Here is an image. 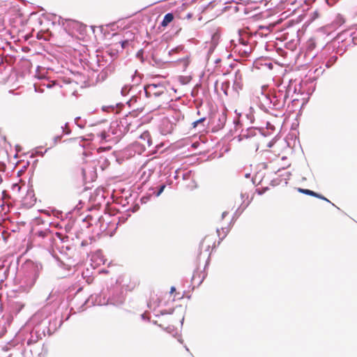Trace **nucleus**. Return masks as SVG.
<instances>
[{
	"label": "nucleus",
	"mask_w": 357,
	"mask_h": 357,
	"mask_svg": "<svg viewBox=\"0 0 357 357\" xmlns=\"http://www.w3.org/2000/svg\"><path fill=\"white\" fill-rule=\"evenodd\" d=\"M42 269V265L32 261H27L22 266L21 271L22 276L20 282V288L24 292H29L34 286L40 272Z\"/></svg>",
	"instance_id": "f257e3e1"
},
{
	"label": "nucleus",
	"mask_w": 357,
	"mask_h": 357,
	"mask_svg": "<svg viewBox=\"0 0 357 357\" xmlns=\"http://www.w3.org/2000/svg\"><path fill=\"white\" fill-rule=\"evenodd\" d=\"M239 44L235 45L234 49L243 57H248L254 49L256 40L254 35L246 31H239Z\"/></svg>",
	"instance_id": "f03ea898"
},
{
	"label": "nucleus",
	"mask_w": 357,
	"mask_h": 357,
	"mask_svg": "<svg viewBox=\"0 0 357 357\" xmlns=\"http://www.w3.org/2000/svg\"><path fill=\"white\" fill-rule=\"evenodd\" d=\"M268 95L271 100L272 110L282 109L289 98V92L285 89V87L278 90H273L272 92L268 93Z\"/></svg>",
	"instance_id": "7ed1b4c3"
},
{
	"label": "nucleus",
	"mask_w": 357,
	"mask_h": 357,
	"mask_svg": "<svg viewBox=\"0 0 357 357\" xmlns=\"http://www.w3.org/2000/svg\"><path fill=\"white\" fill-rule=\"evenodd\" d=\"M143 91L147 98L152 95L159 97L165 92V87L162 84H151L144 86Z\"/></svg>",
	"instance_id": "20e7f679"
},
{
	"label": "nucleus",
	"mask_w": 357,
	"mask_h": 357,
	"mask_svg": "<svg viewBox=\"0 0 357 357\" xmlns=\"http://www.w3.org/2000/svg\"><path fill=\"white\" fill-rule=\"evenodd\" d=\"M259 106L261 110L266 113H270L272 110L271 100L270 99L268 93H261V96L259 97Z\"/></svg>",
	"instance_id": "39448f33"
},
{
	"label": "nucleus",
	"mask_w": 357,
	"mask_h": 357,
	"mask_svg": "<svg viewBox=\"0 0 357 357\" xmlns=\"http://www.w3.org/2000/svg\"><path fill=\"white\" fill-rule=\"evenodd\" d=\"M257 134L260 135V130L255 127H250L245 130H242L241 134L238 135L239 141H241L243 139L255 137Z\"/></svg>",
	"instance_id": "423d86ee"
},
{
	"label": "nucleus",
	"mask_w": 357,
	"mask_h": 357,
	"mask_svg": "<svg viewBox=\"0 0 357 357\" xmlns=\"http://www.w3.org/2000/svg\"><path fill=\"white\" fill-rule=\"evenodd\" d=\"M173 20L174 15L171 13H168L164 16L160 24L162 26H167Z\"/></svg>",
	"instance_id": "0eeeda50"
},
{
	"label": "nucleus",
	"mask_w": 357,
	"mask_h": 357,
	"mask_svg": "<svg viewBox=\"0 0 357 357\" xmlns=\"http://www.w3.org/2000/svg\"><path fill=\"white\" fill-rule=\"evenodd\" d=\"M241 74L239 70H237L234 74V86L237 89L241 88Z\"/></svg>",
	"instance_id": "6e6552de"
},
{
	"label": "nucleus",
	"mask_w": 357,
	"mask_h": 357,
	"mask_svg": "<svg viewBox=\"0 0 357 357\" xmlns=\"http://www.w3.org/2000/svg\"><path fill=\"white\" fill-rule=\"evenodd\" d=\"M248 205H249V203H248L245 206H243V204H241L235 211L231 221L234 220L235 217H236V218L238 217L243 212V211L248 207Z\"/></svg>",
	"instance_id": "1a4fd4ad"
},
{
	"label": "nucleus",
	"mask_w": 357,
	"mask_h": 357,
	"mask_svg": "<svg viewBox=\"0 0 357 357\" xmlns=\"http://www.w3.org/2000/svg\"><path fill=\"white\" fill-rule=\"evenodd\" d=\"M337 59L338 57L335 54L331 56L325 64L326 67L328 68L331 67L337 61Z\"/></svg>",
	"instance_id": "9d476101"
},
{
	"label": "nucleus",
	"mask_w": 357,
	"mask_h": 357,
	"mask_svg": "<svg viewBox=\"0 0 357 357\" xmlns=\"http://www.w3.org/2000/svg\"><path fill=\"white\" fill-rule=\"evenodd\" d=\"M205 121H206V118H205V117H202V118H201V119H198V120H197V121H194V122L192 123V126H193L194 128H196V127H197V126H201V127H202V128H201V130H204V128H205V126L203 124V123H204Z\"/></svg>",
	"instance_id": "9b49d317"
},
{
	"label": "nucleus",
	"mask_w": 357,
	"mask_h": 357,
	"mask_svg": "<svg viewBox=\"0 0 357 357\" xmlns=\"http://www.w3.org/2000/svg\"><path fill=\"white\" fill-rule=\"evenodd\" d=\"M298 190L299 192H301L303 194L310 195L312 197H314L317 196L316 195L317 193V192H314L311 190H308V189L298 188Z\"/></svg>",
	"instance_id": "f8f14e48"
},
{
	"label": "nucleus",
	"mask_w": 357,
	"mask_h": 357,
	"mask_svg": "<svg viewBox=\"0 0 357 357\" xmlns=\"http://www.w3.org/2000/svg\"><path fill=\"white\" fill-rule=\"evenodd\" d=\"M162 328L166 331L168 333H170V334H172V335L175 336L176 335L178 334V331L176 329L174 328V327L173 326H169L166 328Z\"/></svg>",
	"instance_id": "ddd939ff"
},
{
	"label": "nucleus",
	"mask_w": 357,
	"mask_h": 357,
	"mask_svg": "<svg viewBox=\"0 0 357 357\" xmlns=\"http://www.w3.org/2000/svg\"><path fill=\"white\" fill-rule=\"evenodd\" d=\"M221 229L223 232V236L222 237H220V241L223 240L225 238V236L229 233L230 229H229V227H222ZM217 233H218V236H220L219 229H217Z\"/></svg>",
	"instance_id": "4468645a"
},
{
	"label": "nucleus",
	"mask_w": 357,
	"mask_h": 357,
	"mask_svg": "<svg viewBox=\"0 0 357 357\" xmlns=\"http://www.w3.org/2000/svg\"><path fill=\"white\" fill-rule=\"evenodd\" d=\"M133 90V86H129L128 85H125L121 90V93L122 96H126L130 91Z\"/></svg>",
	"instance_id": "2eb2a0df"
},
{
	"label": "nucleus",
	"mask_w": 357,
	"mask_h": 357,
	"mask_svg": "<svg viewBox=\"0 0 357 357\" xmlns=\"http://www.w3.org/2000/svg\"><path fill=\"white\" fill-rule=\"evenodd\" d=\"M37 335H33V333L31 334V337L26 341V345L31 346L32 344L36 343L37 342Z\"/></svg>",
	"instance_id": "dca6fc26"
},
{
	"label": "nucleus",
	"mask_w": 357,
	"mask_h": 357,
	"mask_svg": "<svg viewBox=\"0 0 357 357\" xmlns=\"http://www.w3.org/2000/svg\"><path fill=\"white\" fill-rule=\"evenodd\" d=\"M317 196L315 197L324 200L330 204H331L333 206H335L337 209H340L338 207H337L334 204H333L330 200H328L326 197H324L322 195L317 193Z\"/></svg>",
	"instance_id": "f3484780"
},
{
	"label": "nucleus",
	"mask_w": 357,
	"mask_h": 357,
	"mask_svg": "<svg viewBox=\"0 0 357 357\" xmlns=\"http://www.w3.org/2000/svg\"><path fill=\"white\" fill-rule=\"evenodd\" d=\"M166 188V185L165 184H162L159 186L158 190L155 193V197H159L162 192L164 191L165 188Z\"/></svg>",
	"instance_id": "a211bd4d"
},
{
	"label": "nucleus",
	"mask_w": 357,
	"mask_h": 357,
	"mask_svg": "<svg viewBox=\"0 0 357 357\" xmlns=\"http://www.w3.org/2000/svg\"><path fill=\"white\" fill-rule=\"evenodd\" d=\"M56 236L60 239L61 242H66L68 241V237L67 236L63 235L61 233L56 232Z\"/></svg>",
	"instance_id": "6ab92c4d"
},
{
	"label": "nucleus",
	"mask_w": 357,
	"mask_h": 357,
	"mask_svg": "<svg viewBox=\"0 0 357 357\" xmlns=\"http://www.w3.org/2000/svg\"><path fill=\"white\" fill-rule=\"evenodd\" d=\"M140 81H141V77H140V76L137 75V71H135V75L134 76H132V82H134V85L138 84V83Z\"/></svg>",
	"instance_id": "aec40b11"
},
{
	"label": "nucleus",
	"mask_w": 357,
	"mask_h": 357,
	"mask_svg": "<svg viewBox=\"0 0 357 357\" xmlns=\"http://www.w3.org/2000/svg\"><path fill=\"white\" fill-rule=\"evenodd\" d=\"M68 123H66L64 127H61L63 132L66 135H69L70 133V130L68 128Z\"/></svg>",
	"instance_id": "412c9836"
},
{
	"label": "nucleus",
	"mask_w": 357,
	"mask_h": 357,
	"mask_svg": "<svg viewBox=\"0 0 357 357\" xmlns=\"http://www.w3.org/2000/svg\"><path fill=\"white\" fill-rule=\"evenodd\" d=\"M56 84L55 82H49L47 84L43 83V85L46 86L47 88L51 89Z\"/></svg>",
	"instance_id": "4be33fe9"
},
{
	"label": "nucleus",
	"mask_w": 357,
	"mask_h": 357,
	"mask_svg": "<svg viewBox=\"0 0 357 357\" xmlns=\"http://www.w3.org/2000/svg\"><path fill=\"white\" fill-rule=\"evenodd\" d=\"M61 139V135H57L54 137V145L56 144L58 142H59Z\"/></svg>",
	"instance_id": "5701e85b"
},
{
	"label": "nucleus",
	"mask_w": 357,
	"mask_h": 357,
	"mask_svg": "<svg viewBox=\"0 0 357 357\" xmlns=\"http://www.w3.org/2000/svg\"><path fill=\"white\" fill-rule=\"evenodd\" d=\"M173 312V310H171L169 312H168L167 310H162L160 311V315H164V314H172Z\"/></svg>",
	"instance_id": "b1692460"
},
{
	"label": "nucleus",
	"mask_w": 357,
	"mask_h": 357,
	"mask_svg": "<svg viewBox=\"0 0 357 357\" xmlns=\"http://www.w3.org/2000/svg\"><path fill=\"white\" fill-rule=\"evenodd\" d=\"M83 202L82 201L79 202V204L75 207V210L79 211L80 208H82V205Z\"/></svg>",
	"instance_id": "393cba45"
},
{
	"label": "nucleus",
	"mask_w": 357,
	"mask_h": 357,
	"mask_svg": "<svg viewBox=\"0 0 357 357\" xmlns=\"http://www.w3.org/2000/svg\"><path fill=\"white\" fill-rule=\"evenodd\" d=\"M47 151V149H46L44 152H41V151H36V153L37 155H39L40 156H43L44 154Z\"/></svg>",
	"instance_id": "a878e982"
},
{
	"label": "nucleus",
	"mask_w": 357,
	"mask_h": 357,
	"mask_svg": "<svg viewBox=\"0 0 357 357\" xmlns=\"http://www.w3.org/2000/svg\"><path fill=\"white\" fill-rule=\"evenodd\" d=\"M34 89H35V91H36V92H40V93H43V90L38 89L37 87L36 84H34Z\"/></svg>",
	"instance_id": "bb28decb"
},
{
	"label": "nucleus",
	"mask_w": 357,
	"mask_h": 357,
	"mask_svg": "<svg viewBox=\"0 0 357 357\" xmlns=\"http://www.w3.org/2000/svg\"><path fill=\"white\" fill-rule=\"evenodd\" d=\"M38 236H41V237H45V232L43 231H38Z\"/></svg>",
	"instance_id": "cd10ccee"
},
{
	"label": "nucleus",
	"mask_w": 357,
	"mask_h": 357,
	"mask_svg": "<svg viewBox=\"0 0 357 357\" xmlns=\"http://www.w3.org/2000/svg\"><path fill=\"white\" fill-rule=\"evenodd\" d=\"M141 317L143 320H149V318L146 316L145 313L142 314Z\"/></svg>",
	"instance_id": "c85d7f7f"
},
{
	"label": "nucleus",
	"mask_w": 357,
	"mask_h": 357,
	"mask_svg": "<svg viewBox=\"0 0 357 357\" xmlns=\"http://www.w3.org/2000/svg\"><path fill=\"white\" fill-rule=\"evenodd\" d=\"M266 190H267V188H265L263 190H257V192H258L259 195H262Z\"/></svg>",
	"instance_id": "c756f323"
},
{
	"label": "nucleus",
	"mask_w": 357,
	"mask_h": 357,
	"mask_svg": "<svg viewBox=\"0 0 357 357\" xmlns=\"http://www.w3.org/2000/svg\"><path fill=\"white\" fill-rule=\"evenodd\" d=\"M227 214H228L227 211L223 212L222 214V219H224Z\"/></svg>",
	"instance_id": "7c9ffc66"
},
{
	"label": "nucleus",
	"mask_w": 357,
	"mask_h": 357,
	"mask_svg": "<svg viewBox=\"0 0 357 357\" xmlns=\"http://www.w3.org/2000/svg\"><path fill=\"white\" fill-rule=\"evenodd\" d=\"M245 197V194L241 193V200H242L243 202H244Z\"/></svg>",
	"instance_id": "2f4dec72"
},
{
	"label": "nucleus",
	"mask_w": 357,
	"mask_h": 357,
	"mask_svg": "<svg viewBox=\"0 0 357 357\" xmlns=\"http://www.w3.org/2000/svg\"><path fill=\"white\" fill-rule=\"evenodd\" d=\"M153 324L162 328L161 324H158L157 321H153Z\"/></svg>",
	"instance_id": "473e14b6"
},
{
	"label": "nucleus",
	"mask_w": 357,
	"mask_h": 357,
	"mask_svg": "<svg viewBox=\"0 0 357 357\" xmlns=\"http://www.w3.org/2000/svg\"><path fill=\"white\" fill-rule=\"evenodd\" d=\"M78 127H79L80 128H83L84 127V124H82V123H76Z\"/></svg>",
	"instance_id": "72a5a7b5"
},
{
	"label": "nucleus",
	"mask_w": 357,
	"mask_h": 357,
	"mask_svg": "<svg viewBox=\"0 0 357 357\" xmlns=\"http://www.w3.org/2000/svg\"><path fill=\"white\" fill-rule=\"evenodd\" d=\"M176 291V288L174 287H172L170 289V294H172Z\"/></svg>",
	"instance_id": "f704fd0d"
},
{
	"label": "nucleus",
	"mask_w": 357,
	"mask_h": 357,
	"mask_svg": "<svg viewBox=\"0 0 357 357\" xmlns=\"http://www.w3.org/2000/svg\"><path fill=\"white\" fill-rule=\"evenodd\" d=\"M126 43H128V41H126H126H123V42H122V44H121V46H122L123 47H124L125 44H126Z\"/></svg>",
	"instance_id": "c9c22d12"
},
{
	"label": "nucleus",
	"mask_w": 357,
	"mask_h": 357,
	"mask_svg": "<svg viewBox=\"0 0 357 357\" xmlns=\"http://www.w3.org/2000/svg\"><path fill=\"white\" fill-rule=\"evenodd\" d=\"M80 119V117H77L75 119V123H78V121Z\"/></svg>",
	"instance_id": "e433bc0d"
},
{
	"label": "nucleus",
	"mask_w": 357,
	"mask_h": 357,
	"mask_svg": "<svg viewBox=\"0 0 357 357\" xmlns=\"http://www.w3.org/2000/svg\"><path fill=\"white\" fill-rule=\"evenodd\" d=\"M106 304H114L115 305V303L112 302V301H107Z\"/></svg>",
	"instance_id": "4c0bfd02"
},
{
	"label": "nucleus",
	"mask_w": 357,
	"mask_h": 357,
	"mask_svg": "<svg viewBox=\"0 0 357 357\" xmlns=\"http://www.w3.org/2000/svg\"><path fill=\"white\" fill-rule=\"evenodd\" d=\"M147 136H148V135L144 133L143 135H141V137L143 138V137H145Z\"/></svg>",
	"instance_id": "58836bf2"
},
{
	"label": "nucleus",
	"mask_w": 357,
	"mask_h": 357,
	"mask_svg": "<svg viewBox=\"0 0 357 357\" xmlns=\"http://www.w3.org/2000/svg\"><path fill=\"white\" fill-rule=\"evenodd\" d=\"M192 17V14L189 13L187 15L188 18H190Z\"/></svg>",
	"instance_id": "ea45409f"
},
{
	"label": "nucleus",
	"mask_w": 357,
	"mask_h": 357,
	"mask_svg": "<svg viewBox=\"0 0 357 357\" xmlns=\"http://www.w3.org/2000/svg\"><path fill=\"white\" fill-rule=\"evenodd\" d=\"M213 48H211H211H210V50H209V51H208V52H209V53H211V52L213 51Z\"/></svg>",
	"instance_id": "a19ab883"
},
{
	"label": "nucleus",
	"mask_w": 357,
	"mask_h": 357,
	"mask_svg": "<svg viewBox=\"0 0 357 357\" xmlns=\"http://www.w3.org/2000/svg\"><path fill=\"white\" fill-rule=\"evenodd\" d=\"M7 271H8V268H6V269L4 270V273H6Z\"/></svg>",
	"instance_id": "79ce46f5"
},
{
	"label": "nucleus",
	"mask_w": 357,
	"mask_h": 357,
	"mask_svg": "<svg viewBox=\"0 0 357 357\" xmlns=\"http://www.w3.org/2000/svg\"><path fill=\"white\" fill-rule=\"evenodd\" d=\"M26 353V349H24L23 354L24 355Z\"/></svg>",
	"instance_id": "37998d69"
},
{
	"label": "nucleus",
	"mask_w": 357,
	"mask_h": 357,
	"mask_svg": "<svg viewBox=\"0 0 357 357\" xmlns=\"http://www.w3.org/2000/svg\"><path fill=\"white\" fill-rule=\"evenodd\" d=\"M85 171L84 169H82V174L84 176Z\"/></svg>",
	"instance_id": "c03bdc74"
},
{
	"label": "nucleus",
	"mask_w": 357,
	"mask_h": 357,
	"mask_svg": "<svg viewBox=\"0 0 357 357\" xmlns=\"http://www.w3.org/2000/svg\"><path fill=\"white\" fill-rule=\"evenodd\" d=\"M220 61V59H218L215 61V63H218Z\"/></svg>",
	"instance_id": "a18cd8bd"
},
{
	"label": "nucleus",
	"mask_w": 357,
	"mask_h": 357,
	"mask_svg": "<svg viewBox=\"0 0 357 357\" xmlns=\"http://www.w3.org/2000/svg\"><path fill=\"white\" fill-rule=\"evenodd\" d=\"M149 146H150L149 140L147 141Z\"/></svg>",
	"instance_id": "49530a36"
},
{
	"label": "nucleus",
	"mask_w": 357,
	"mask_h": 357,
	"mask_svg": "<svg viewBox=\"0 0 357 357\" xmlns=\"http://www.w3.org/2000/svg\"><path fill=\"white\" fill-rule=\"evenodd\" d=\"M319 70V69H316L314 73H317Z\"/></svg>",
	"instance_id": "de8ad7c7"
},
{
	"label": "nucleus",
	"mask_w": 357,
	"mask_h": 357,
	"mask_svg": "<svg viewBox=\"0 0 357 357\" xmlns=\"http://www.w3.org/2000/svg\"><path fill=\"white\" fill-rule=\"evenodd\" d=\"M24 357H26V356H24ZM26 357H29V356H26Z\"/></svg>",
	"instance_id": "09e8293b"
}]
</instances>
